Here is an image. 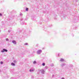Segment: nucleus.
Wrapping results in <instances>:
<instances>
[{
	"mask_svg": "<svg viewBox=\"0 0 79 79\" xmlns=\"http://www.w3.org/2000/svg\"><path fill=\"white\" fill-rule=\"evenodd\" d=\"M28 44H27V43H26L25 44H24V45H27Z\"/></svg>",
	"mask_w": 79,
	"mask_h": 79,
	"instance_id": "17",
	"label": "nucleus"
},
{
	"mask_svg": "<svg viewBox=\"0 0 79 79\" xmlns=\"http://www.w3.org/2000/svg\"><path fill=\"white\" fill-rule=\"evenodd\" d=\"M69 66L70 67H73V65L72 64L69 65Z\"/></svg>",
	"mask_w": 79,
	"mask_h": 79,
	"instance_id": "13",
	"label": "nucleus"
},
{
	"mask_svg": "<svg viewBox=\"0 0 79 79\" xmlns=\"http://www.w3.org/2000/svg\"><path fill=\"white\" fill-rule=\"evenodd\" d=\"M51 66H53V64H52V65H51Z\"/></svg>",
	"mask_w": 79,
	"mask_h": 79,
	"instance_id": "23",
	"label": "nucleus"
},
{
	"mask_svg": "<svg viewBox=\"0 0 79 79\" xmlns=\"http://www.w3.org/2000/svg\"><path fill=\"white\" fill-rule=\"evenodd\" d=\"M41 71V73L42 74H44V73H45V71L44 70L42 69L40 70Z\"/></svg>",
	"mask_w": 79,
	"mask_h": 79,
	"instance_id": "5",
	"label": "nucleus"
},
{
	"mask_svg": "<svg viewBox=\"0 0 79 79\" xmlns=\"http://www.w3.org/2000/svg\"><path fill=\"white\" fill-rule=\"evenodd\" d=\"M6 41H8V39L6 38Z\"/></svg>",
	"mask_w": 79,
	"mask_h": 79,
	"instance_id": "19",
	"label": "nucleus"
},
{
	"mask_svg": "<svg viewBox=\"0 0 79 79\" xmlns=\"http://www.w3.org/2000/svg\"><path fill=\"white\" fill-rule=\"evenodd\" d=\"M29 71H30V72H34V69H30Z\"/></svg>",
	"mask_w": 79,
	"mask_h": 79,
	"instance_id": "9",
	"label": "nucleus"
},
{
	"mask_svg": "<svg viewBox=\"0 0 79 79\" xmlns=\"http://www.w3.org/2000/svg\"><path fill=\"white\" fill-rule=\"evenodd\" d=\"M42 52V51L41 50H38L37 52V54H38V55H40V53Z\"/></svg>",
	"mask_w": 79,
	"mask_h": 79,
	"instance_id": "2",
	"label": "nucleus"
},
{
	"mask_svg": "<svg viewBox=\"0 0 79 79\" xmlns=\"http://www.w3.org/2000/svg\"><path fill=\"white\" fill-rule=\"evenodd\" d=\"M20 16H23V14H20Z\"/></svg>",
	"mask_w": 79,
	"mask_h": 79,
	"instance_id": "22",
	"label": "nucleus"
},
{
	"mask_svg": "<svg viewBox=\"0 0 79 79\" xmlns=\"http://www.w3.org/2000/svg\"><path fill=\"white\" fill-rule=\"evenodd\" d=\"M2 16V14L0 13V16Z\"/></svg>",
	"mask_w": 79,
	"mask_h": 79,
	"instance_id": "20",
	"label": "nucleus"
},
{
	"mask_svg": "<svg viewBox=\"0 0 79 79\" xmlns=\"http://www.w3.org/2000/svg\"><path fill=\"white\" fill-rule=\"evenodd\" d=\"M10 30H9L8 31V32H10Z\"/></svg>",
	"mask_w": 79,
	"mask_h": 79,
	"instance_id": "24",
	"label": "nucleus"
},
{
	"mask_svg": "<svg viewBox=\"0 0 79 79\" xmlns=\"http://www.w3.org/2000/svg\"><path fill=\"white\" fill-rule=\"evenodd\" d=\"M42 65L43 66H45V64L44 63H42Z\"/></svg>",
	"mask_w": 79,
	"mask_h": 79,
	"instance_id": "10",
	"label": "nucleus"
},
{
	"mask_svg": "<svg viewBox=\"0 0 79 79\" xmlns=\"http://www.w3.org/2000/svg\"><path fill=\"white\" fill-rule=\"evenodd\" d=\"M23 19H23V18H22L21 19L20 22H21V24H22V25H23V24H24V23H25V22H23L22 23V21H23Z\"/></svg>",
	"mask_w": 79,
	"mask_h": 79,
	"instance_id": "3",
	"label": "nucleus"
},
{
	"mask_svg": "<svg viewBox=\"0 0 79 79\" xmlns=\"http://www.w3.org/2000/svg\"><path fill=\"white\" fill-rule=\"evenodd\" d=\"M54 19H55V20H56V18H55Z\"/></svg>",
	"mask_w": 79,
	"mask_h": 79,
	"instance_id": "28",
	"label": "nucleus"
},
{
	"mask_svg": "<svg viewBox=\"0 0 79 79\" xmlns=\"http://www.w3.org/2000/svg\"><path fill=\"white\" fill-rule=\"evenodd\" d=\"M0 63H1V64H3V62L2 61H1L0 62Z\"/></svg>",
	"mask_w": 79,
	"mask_h": 79,
	"instance_id": "14",
	"label": "nucleus"
},
{
	"mask_svg": "<svg viewBox=\"0 0 79 79\" xmlns=\"http://www.w3.org/2000/svg\"><path fill=\"white\" fill-rule=\"evenodd\" d=\"M12 42L15 45V44H16V41H15V40H12Z\"/></svg>",
	"mask_w": 79,
	"mask_h": 79,
	"instance_id": "4",
	"label": "nucleus"
},
{
	"mask_svg": "<svg viewBox=\"0 0 79 79\" xmlns=\"http://www.w3.org/2000/svg\"><path fill=\"white\" fill-rule=\"evenodd\" d=\"M32 79H33V78H34V76H32Z\"/></svg>",
	"mask_w": 79,
	"mask_h": 79,
	"instance_id": "25",
	"label": "nucleus"
},
{
	"mask_svg": "<svg viewBox=\"0 0 79 79\" xmlns=\"http://www.w3.org/2000/svg\"><path fill=\"white\" fill-rule=\"evenodd\" d=\"M61 79H64V77H62L61 78Z\"/></svg>",
	"mask_w": 79,
	"mask_h": 79,
	"instance_id": "26",
	"label": "nucleus"
},
{
	"mask_svg": "<svg viewBox=\"0 0 79 79\" xmlns=\"http://www.w3.org/2000/svg\"><path fill=\"white\" fill-rule=\"evenodd\" d=\"M1 70L0 69V73H1Z\"/></svg>",
	"mask_w": 79,
	"mask_h": 79,
	"instance_id": "29",
	"label": "nucleus"
},
{
	"mask_svg": "<svg viewBox=\"0 0 79 79\" xmlns=\"http://www.w3.org/2000/svg\"><path fill=\"white\" fill-rule=\"evenodd\" d=\"M1 52L2 53H4L5 52H8V50L4 48L2 49V50H1Z\"/></svg>",
	"mask_w": 79,
	"mask_h": 79,
	"instance_id": "1",
	"label": "nucleus"
},
{
	"mask_svg": "<svg viewBox=\"0 0 79 79\" xmlns=\"http://www.w3.org/2000/svg\"><path fill=\"white\" fill-rule=\"evenodd\" d=\"M60 61H61L62 62L64 61V59L63 58H61L60 60Z\"/></svg>",
	"mask_w": 79,
	"mask_h": 79,
	"instance_id": "8",
	"label": "nucleus"
},
{
	"mask_svg": "<svg viewBox=\"0 0 79 79\" xmlns=\"http://www.w3.org/2000/svg\"><path fill=\"white\" fill-rule=\"evenodd\" d=\"M60 53H59L58 54V56H60Z\"/></svg>",
	"mask_w": 79,
	"mask_h": 79,
	"instance_id": "16",
	"label": "nucleus"
},
{
	"mask_svg": "<svg viewBox=\"0 0 79 79\" xmlns=\"http://www.w3.org/2000/svg\"><path fill=\"white\" fill-rule=\"evenodd\" d=\"M65 65H66V64H62L61 65V66H62V67H63V66H65Z\"/></svg>",
	"mask_w": 79,
	"mask_h": 79,
	"instance_id": "6",
	"label": "nucleus"
},
{
	"mask_svg": "<svg viewBox=\"0 0 79 79\" xmlns=\"http://www.w3.org/2000/svg\"><path fill=\"white\" fill-rule=\"evenodd\" d=\"M54 75H52V77H54Z\"/></svg>",
	"mask_w": 79,
	"mask_h": 79,
	"instance_id": "27",
	"label": "nucleus"
},
{
	"mask_svg": "<svg viewBox=\"0 0 79 79\" xmlns=\"http://www.w3.org/2000/svg\"><path fill=\"white\" fill-rule=\"evenodd\" d=\"M11 65L12 66H15V64L12 62L11 63Z\"/></svg>",
	"mask_w": 79,
	"mask_h": 79,
	"instance_id": "7",
	"label": "nucleus"
},
{
	"mask_svg": "<svg viewBox=\"0 0 79 79\" xmlns=\"http://www.w3.org/2000/svg\"><path fill=\"white\" fill-rule=\"evenodd\" d=\"M14 63H16V61L15 60L14 61Z\"/></svg>",
	"mask_w": 79,
	"mask_h": 79,
	"instance_id": "18",
	"label": "nucleus"
},
{
	"mask_svg": "<svg viewBox=\"0 0 79 79\" xmlns=\"http://www.w3.org/2000/svg\"><path fill=\"white\" fill-rule=\"evenodd\" d=\"M25 21H27V18H26L25 19Z\"/></svg>",
	"mask_w": 79,
	"mask_h": 79,
	"instance_id": "21",
	"label": "nucleus"
},
{
	"mask_svg": "<svg viewBox=\"0 0 79 79\" xmlns=\"http://www.w3.org/2000/svg\"><path fill=\"white\" fill-rule=\"evenodd\" d=\"M28 9H29V8L26 7V11H28Z\"/></svg>",
	"mask_w": 79,
	"mask_h": 79,
	"instance_id": "12",
	"label": "nucleus"
},
{
	"mask_svg": "<svg viewBox=\"0 0 79 79\" xmlns=\"http://www.w3.org/2000/svg\"><path fill=\"white\" fill-rule=\"evenodd\" d=\"M45 69H48V67H47V66H46L45 67Z\"/></svg>",
	"mask_w": 79,
	"mask_h": 79,
	"instance_id": "15",
	"label": "nucleus"
},
{
	"mask_svg": "<svg viewBox=\"0 0 79 79\" xmlns=\"http://www.w3.org/2000/svg\"><path fill=\"white\" fill-rule=\"evenodd\" d=\"M1 32V30H0V32Z\"/></svg>",
	"mask_w": 79,
	"mask_h": 79,
	"instance_id": "30",
	"label": "nucleus"
},
{
	"mask_svg": "<svg viewBox=\"0 0 79 79\" xmlns=\"http://www.w3.org/2000/svg\"><path fill=\"white\" fill-rule=\"evenodd\" d=\"M33 64H35L36 63H37V62H36V61H34L33 62Z\"/></svg>",
	"mask_w": 79,
	"mask_h": 79,
	"instance_id": "11",
	"label": "nucleus"
}]
</instances>
